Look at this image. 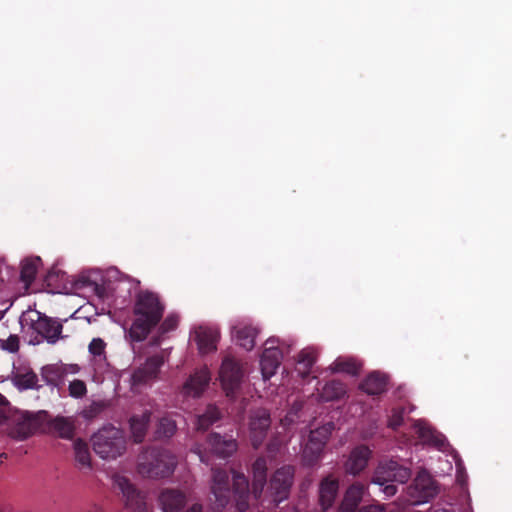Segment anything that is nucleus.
<instances>
[{"instance_id": "obj_18", "label": "nucleus", "mask_w": 512, "mask_h": 512, "mask_svg": "<svg viewBox=\"0 0 512 512\" xmlns=\"http://www.w3.org/2000/svg\"><path fill=\"white\" fill-rule=\"evenodd\" d=\"M211 492L215 497V502L218 507H224L230 497L229 477L225 471L215 470L211 483Z\"/></svg>"}, {"instance_id": "obj_15", "label": "nucleus", "mask_w": 512, "mask_h": 512, "mask_svg": "<svg viewBox=\"0 0 512 512\" xmlns=\"http://www.w3.org/2000/svg\"><path fill=\"white\" fill-rule=\"evenodd\" d=\"M219 338L220 332L214 326L199 325L190 332V341L196 345L201 355L215 352Z\"/></svg>"}, {"instance_id": "obj_3", "label": "nucleus", "mask_w": 512, "mask_h": 512, "mask_svg": "<svg viewBox=\"0 0 512 512\" xmlns=\"http://www.w3.org/2000/svg\"><path fill=\"white\" fill-rule=\"evenodd\" d=\"M55 275H61V279L66 280L69 283V287L64 286L63 288L64 293L66 294L83 295L86 297L96 296L99 299H105L107 297L106 289L101 283L102 278L98 271H86L77 277L68 279L65 273L53 269L47 274V281L49 284L52 283Z\"/></svg>"}, {"instance_id": "obj_28", "label": "nucleus", "mask_w": 512, "mask_h": 512, "mask_svg": "<svg viewBox=\"0 0 512 512\" xmlns=\"http://www.w3.org/2000/svg\"><path fill=\"white\" fill-rule=\"evenodd\" d=\"M267 462L264 458L257 459L252 468L253 488L252 493L255 499L259 498L266 482Z\"/></svg>"}, {"instance_id": "obj_37", "label": "nucleus", "mask_w": 512, "mask_h": 512, "mask_svg": "<svg viewBox=\"0 0 512 512\" xmlns=\"http://www.w3.org/2000/svg\"><path fill=\"white\" fill-rule=\"evenodd\" d=\"M360 368V364L352 358H337L330 366L329 370L336 373H347L355 375Z\"/></svg>"}, {"instance_id": "obj_5", "label": "nucleus", "mask_w": 512, "mask_h": 512, "mask_svg": "<svg viewBox=\"0 0 512 512\" xmlns=\"http://www.w3.org/2000/svg\"><path fill=\"white\" fill-rule=\"evenodd\" d=\"M410 470L400 466L397 462L389 460L381 462L375 470L372 482L383 487L382 491L387 497L394 496L397 487L389 482L405 483L410 478Z\"/></svg>"}, {"instance_id": "obj_16", "label": "nucleus", "mask_w": 512, "mask_h": 512, "mask_svg": "<svg viewBox=\"0 0 512 512\" xmlns=\"http://www.w3.org/2000/svg\"><path fill=\"white\" fill-rule=\"evenodd\" d=\"M211 372L208 367L203 366L195 370L183 383L180 394L184 398L200 397L209 385Z\"/></svg>"}, {"instance_id": "obj_14", "label": "nucleus", "mask_w": 512, "mask_h": 512, "mask_svg": "<svg viewBox=\"0 0 512 512\" xmlns=\"http://www.w3.org/2000/svg\"><path fill=\"white\" fill-rule=\"evenodd\" d=\"M294 469L291 466H283L273 474L267 496L274 503H280L287 499L293 482Z\"/></svg>"}, {"instance_id": "obj_34", "label": "nucleus", "mask_w": 512, "mask_h": 512, "mask_svg": "<svg viewBox=\"0 0 512 512\" xmlns=\"http://www.w3.org/2000/svg\"><path fill=\"white\" fill-rule=\"evenodd\" d=\"M13 383L19 389H32L37 386V375L29 368L23 371L16 370L12 376Z\"/></svg>"}, {"instance_id": "obj_43", "label": "nucleus", "mask_w": 512, "mask_h": 512, "mask_svg": "<svg viewBox=\"0 0 512 512\" xmlns=\"http://www.w3.org/2000/svg\"><path fill=\"white\" fill-rule=\"evenodd\" d=\"M403 409H393L392 415L389 416L388 426L391 428L398 427L402 422Z\"/></svg>"}, {"instance_id": "obj_31", "label": "nucleus", "mask_w": 512, "mask_h": 512, "mask_svg": "<svg viewBox=\"0 0 512 512\" xmlns=\"http://www.w3.org/2000/svg\"><path fill=\"white\" fill-rule=\"evenodd\" d=\"M316 361V351L313 348L303 349L297 357L296 372L301 377H306L310 374L313 364Z\"/></svg>"}, {"instance_id": "obj_44", "label": "nucleus", "mask_w": 512, "mask_h": 512, "mask_svg": "<svg viewBox=\"0 0 512 512\" xmlns=\"http://www.w3.org/2000/svg\"><path fill=\"white\" fill-rule=\"evenodd\" d=\"M384 507L380 504L369 505L361 508L359 512H384Z\"/></svg>"}, {"instance_id": "obj_29", "label": "nucleus", "mask_w": 512, "mask_h": 512, "mask_svg": "<svg viewBox=\"0 0 512 512\" xmlns=\"http://www.w3.org/2000/svg\"><path fill=\"white\" fill-rule=\"evenodd\" d=\"M37 429V421L32 416H25L17 422L10 431L11 437L17 440H24L33 435Z\"/></svg>"}, {"instance_id": "obj_24", "label": "nucleus", "mask_w": 512, "mask_h": 512, "mask_svg": "<svg viewBox=\"0 0 512 512\" xmlns=\"http://www.w3.org/2000/svg\"><path fill=\"white\" fill-rule=\"evenodd\" d=\"M159 503L163 512H180L186 503V496L177 490H165L160 494Z\"/></svg>"}, {"instance_id": "obj_26", "label": "nucleus", "mask_w": 512, "mask_h": 512, "mask_svg": "<svg viewBox=\"0 0 512 512\" xmlns=\"http://www.w3.org/2000/svg\"><path fill=\"white\" fill-rule=\"evenodd\" d=\"M106 343L101 338H93L89 344V352L93 356L95 371L104 374L108 370L105 356Z\"/></svg>"}, {"instance_id": "obj_33", "label": "nucleus", "mask_w": 512, "mask_h": 512, "mask_svg": "<svg viewBox=\"0 0 512 512\" xmlns=\"http://www.w3.org/2000/svg\"><path fill=\"white\" fill-rule=\"evenodd\" d=\"M387 379L378 372L370 373L362 382L360 388L367 394L374 395L384 391Z\"/></svg>"}, {"instance_id": "obj_42", "label": "nucleus", "mask_w": 512, "mask_h": 512, "mask_svg": "<svg viewBox=\"0 0 512 512\" xmlns=\"http://www.w3.org/2000/svg\"><path fill=\"white\" fill-rule=\"evenodd\" d=\"M178 325V316L175 314L168 315L163 323L161 324V330L162 332L166 333L169 331L174 330Z\"/></svg>"}, {"instance_id": "obj_11", "label": "nucleus", "mask_w": 512, "mask_h": 512, "mask_svg": "<svg viewBox=\"0 0 512 512\" xmlns=\"http://www.w3.org/2000/svg\"><path fill=\"white\" fill-rule=\"evenodd\" d=\"M167 357L168 352L163 351L148 358L141 367L132 373L130 378L131 389L137 392L142 386L152 382L157 377L160 367Z\"/></svg>"}, {"instance_id": "obj_6", "label": "nucleus", "mask_w": 512, "mask_h": 512, "mask_svg": "<svg viewBox=\"0 0 512 512\" xmlns=\"http://www.w3.org/2000/svg\"><path fill=\"white\" fill-rule=\"evenodd\" d=\"M175 457L169 452H161L143 455L138 463V472L148 478L167 477L174 471Z\"/></svg>"}, {"instance_id": "obj_4", "label": "nucleus", "mask_w": 512, "mask_h": 512, "mask_svg": "<svg viewBox=\"0 0 512 512\" xmlns=\"http://www.w3.org/2000/svg\"><path fill=\"white\" fill-rule=\"evenodd\" d=\"M96 454L103 459H115L125 451L123 432L113 426H105L92 437Z\"/></svg>"}, {"instance_id": "obj_30", "label": "nucleus", "mask_w": 512, "mask_h": 512, "mask_svg": "<svg viewBox=\"0 0 512 512\" xmlns=\"http://www.w3.org/2000/svg\"><path fill=\"white\" fill-rule=\"evenodd\" d=\"M49 430L61 438L68 439L73 435L74 422L71 418L58 416L49 422Z\"/></svg>"}, {"instance_id": "obj_36", "label": "nucleus", "mask_w": 512, "mask_h": 512, "mask_svg": "<svg viewBox=\"0 0 512 512\" xmlns=\"http://www.w3.org/2000/svg\"><path fill=\"white\" fill-rule=\"evenodd\" d=\"M75 461L79 469H90L91 456L87 444L81 440H76L73 443Z\"/></svg>"}, {"instance_id": "obj_9", "label": "nucleus", "mask_w": 512, "mask_h": 512, "mask_svg": "<svg viewBox=\"0 0 512 512\" xmlns=\"http://www.w3.org/2000/svg\"><path fill=\"white\" fill-rule=\"evenodd\" d=\"M244 377V370L239 361L226 356L220 366L218 379L227 397H235Z\"/></svg>"}, {"instance_id": "obj_20", "label": "nucleus", "mask_w": 512, "mask_h": 512, "mask_svg": "<svg viewBox=\"0 0 512 512\" xmlns=\"http://www.w3.org/2000/svg\"><path fill=\"white\" fill-rule=\"evenodd\" d=\"M368 495V487L360 482L350 485L343 497L339 512H355L359 503Z\"/></svg>"}, {"instance_id": "obj_23", "label": "nucleus", "mask_w": 512, "mask_h": 512, "mask_svg": "<svg viewBox=\"0 0 512 512\" xmlns=\"http://www.w3.org/2000/svg\"><path fill=\"white\" fill-rule=\"evenodd\" d=\"M233 495L237 509L245 511L248 508L250 494L247 479L241 473L233 472Z\"/></svg>"}, {"instance_id": "obj_21", "label": "nucleus", "mask_w": 512, "mask_h": 512, "mask_svg": "<svg viewBox=\"0 0 512 512\" xmlns=\"http://www.w3.org/2000/svg\"><path fill=\"white\" fill-rule=\"evenodd\" d=\"M339 481L336 477L329 475L319 485V502L323 510H327L334 504L338 493Z\"/></svg>"}, {"instance_id": "obj_41", "label": "nucleus", "mask_w": 512, "mask_h": 512, "mask_svg": "<svg viewBox=\"0 0 512 512\" xmlns=\"http://www.w3.org/2000/svg\"><path fill=\"white\" fill-rule=\"evenodd\" d=\"M69 392L73 397H81L86 393V386L80 380H75L69 385Z\"/></svg>"}, {"instance_id": "obj_27", "label": "nucleus", "mask_w": 512, "mask_h": 512, "mask_svg": "<svg viewBox=\"0 0 512 512\" xmlns=\"http://www.w3.org/2000/svg\"><path fill=\"white\" fill-rule=\"evenodd\" d=\"M208 448L220 457H227L236 451L237 444L233 439H225L215 434L209 438Z\"/></svg>"}, {"instance_id": "obj_12", "label": "nucleus", "mask_w": 512, "mask_h": 512, "mask_svg": "<svg viewBox=\"0 0 512 512\" xmlns=\"http://www.w3.org/2000/svg\"><path fill=\"white\" fill-rule=\"evenodd\" d=\"M438 490L432 476L426 471H421L408 488V501L411 505L426 503L437 495Z\"/></svg>"}, {"instance_id": "obj_35", "label": "nucleus", "mask_w": 512, "mask_h": 512, "mask_svg": "<svg viewBox=\"0 0 512 512\" xmlns=\"http://www.w3.org/2000/svg\"><path fill=\"white\" fill-rule=\"evenodd\" d=\"M345 393L346 389L342 383L331 381L322 386L318 397L322 401H332L342 397Z\"/></svg>"}, {"instance_id": "obj_39", "label": "nucleus", "mask_w": 512, "mask_h": 512, "mask_svg": "<svg viewBox=\"0 0 512 512\" xmlns=\"http://www.w3.org/2000/svg\"><path fill=\"white\" fill-rule=\"evenodd\" d=\"M176 431L175 421L170 418H162L158 424L157 428V436L168 438L171 437Z\"/></svg>"}, {"instance_id": "obj_38", "label": "nucleus", "mask_w": 512, "mask_h": 512, "mask_svg": "<svg viewBox=\"0 0 512 512\" xmlns=\"http://www.w3.org/2000/svg\"><path fill=\"white\" fill-rule=\"evenodd\" d=\"M219 418V411L214 406H209L204 415H201L197 419V429L204 430L209 425L214 423Z\"/></svg>"}, {"instance_id": "obj_8", "label": "nucleus", "mask_w": 512, "mask_h": 512, "mask_svg": "<svg viewBox=\"0 0 512 512\" xmlns=\"http://www.w3.org/2000/svg\"><path fill=\"white\" fill-rule=\"evenodd\" d=\"M113 486L118 489L129 512H151L145 495L138 491L130 480L123 474L116 473L112 476Z\"/></svg>"}, {"instance_id": "obj_40", "label": "nucleus", "mask_w": 512, "mask_h": 512, "mask_svg": "<svg viewBox=\"0 0 512 512\" xmlns=\"http://www.w3.org/2000/svg\"><path fill=\"white\" fill-rule=\"evenodd\" d=\"M0 348L15 353L19 349V338L17 335H10L7 339H0Z\"/></svg>"}, {"instance_id": "obj_10", "label": "nucleus", "mask_w": 512, "mask_h": 512, "mask_svg": "<svg viewBox=\"0 0 512 512\" xmlns=\"http://www.w3.org/2000/svg\"><path fill=\"white\" fill-rule=\"evenodd\" d=\"M333 429V424L327 423L310 431L302 450V458L306 465H312L320 458Z\"/></svg>"}, {"instance_id": "obj_47", "label": "nucleus", "mask_w": 512, "mask_h": 512, "mask_svg": "<svg viewBox=\"0 0 512 512\" xmlns=\"http://www.w3.org/2000/svg\"><path fill=\"white\" fill-rule=\"evenodd\" d=\"M451 470H452V464H451V462L446 461V467H445V468L440 469V472H441V473H446V472H450Z\"/></svg>"}, {"instance_id": "obj_7", "label": "nucleus", "mask_w": 512, "mask_h": 512, "mask_svg": "<svg viewBox=\"0 0 512 512\" xmlns=\"http://www.w3.org/2000/svg\"><path fill=\"white\" fill-rule=\"evenodd\" d=\"M415 431L423 444L432 445L444 453H451L457 468V480L464 484L465 479L462 472V463L457 453L451 449L444 435L434 431L427 422L418 420L414 425Z\"/></svg>"}, {"instance_id": "obj_46", "label": "nucleus", "mask_w": 512, "mask_h": 512, "mask_svg": "<svg viewBox=\"0 0 512 512\" xmlns=\"http://www.w3.org/2000/svg\"><path fill=\"white\" fill-rule=\"evenodd\" d=\"M185 512H203L202 505L198 503L192 504L190 507L187 508Z\"/></svg>"}, {"instance_id": "obj_25", "label": "nucleus", "mask_w": 512, "mask_h": 512, "mask_svg": "<svg viewBox=\"0 0 512 512\" xmlns=\"http://www.w3.org/2000/svg\"><path fill=\"white\" fill-rule=\"evenodd\" d=\"M41 266L42 261L37 256L27 257L21 262L20 280L25 291L35 280Z\"/></svg>"}, {"instance_id": "obj_19", "label": "nucleus", "mask_w": 512, "mask_h": 512, "mask_svg": "<svg viewBox=\"0 0 512 512\" xmlns=\"http://www.w3.org/2000/svg\"><path fill=\"white\" fill-rule=\"evenodd\" d=\"M371 457V450L364 445L355 447L344 464L345 471L351 475L360 474L367 466Z\"/></svg>"}, {"instance_id": "obj_1", "label": "nucleus", "mask_w": 512, "mask_h": 512, "mask_svg": "<svg viewBox=\"0 0 512 512\" xmlns=\"http://www.w3.org/2000/svg\"><path fill=\"white\" fill-rule=\"evenodd\" d=\"M164 313V305L159 296L150 291L137 294L133 305V321L129 329L132 341L146 339L151 330L159 323Z\"/></svg>"}, {"instance_id": "obj_17", "label": "nucleus", "mask_w": 512, "mask_h": 512, "mask_svg": "<svg viewBox=\"0 0 512 512\" xmlns=\"http://www.w3.org/2000/svg\"><path fill=\"white\" fill-rule=\"evenodd\" d=\"M258 333L259 329L246 319L236 320L231 327L232 339L237 345L247 351H251L254 348Z\"/></svg>"}, {"instance_id": "obj_32", "label": "nucleus", "mask_w": 512, "mask_h": 512, "mask_svg": "<svg viewBox=\"0 0 512 512\" xmlns=\"http://www.w3.org/2000/svg\"><path fill=\"white\" fill-rule=\"evenodd\" d=\"M150 412L145 411L141 415H134L130 419V430L135 442H141L146 434Z\"/></svg>"}, {"instance_id": "obj_13", "label": "nucleus", "mask_w": 512, "mask_h": 512, "mask_svg": "<svg viewBox=\"0 0 512 512\" xmlns=\"http://www.w3.org/2000/svg\"><path fill=\"white\" fill-rule=\"evenodd\" d=\"M283 358V348L278 338H269L260 356V371L264 381L273 377Z\"/></svg>"}, {"instance_id": "obj_22", "label": "nucleus", "mask_w": 512, "mask_h": 512, "mask_svg": "<svg viewBox=\"0 0 512 512\" xmlns=\"http://www.w3.org/2000/svg\"><path fill=\"white\" fill-rule=\"evenodd\" d=\"M270 425L269 414L265 409L255 412L250 422V433L253 445L257 447L261 442L264 432Z\"/></svg>"}, {"instance_id": "obj_49", "label": "nucleus", "mask_w": 512, "mask_h": 512, "mask_svg": "<svg viewBox=\"0 0 512 512\" xmlns=\"http://www.w3.org/2000/svg\"><path fill=\"white\" fill-rule=\"evenodd\" d=\"M435 512H448L447 510H437Z\"/></svg>"}, {"instance_id": "obj_48", "label": "nucleus", "mask_w": 512, "mask_h": 512, "mask_svg": "<svg viewBox=\"0 0 512 512\" xmlns=\"http://www.w3.org/2000/svg\"><path fill=\"white\" fill-rule=\"evenodd\" d=\"M197 453H198V455H199V457H200V460H201L202 462L207 461V460H206V456H205L204 454H202V452H201L200 450H198V451H197Z\"/></svg>"}, {"instance_id": "obj_2", "label": "nucleus", "mask_w": 512, "mask_h": 512, "mask_svg": "<svg viewBox=\"0 0 512 512\" xmlns=\"http://www.w3.org/2000/svg\"><path fill=\"white\" fill-rule=\"evenodd\" d=\"M22 331L30 336L31 344H39L43 340L55 343L61 337L62 325L37 310L25 311L20 317Z\"/></svg>"}, {"instance_id": "obj_45", "label": "nucleus", "mask_w": 512, "mask_h": 512, "mask_svg": "<svg viewBox=\"0 0 512 512\" xmlns=\"http://www.w3.org/2000/svg\"><path fill=\"white\" fill-rule=\"evenodd\" d=\"M295 416H296L295 412H291V413L287 414L285 416V418L281 420L283 427H289L294 422Z\"/></svg>"}, {"instance_id": "obj_50", "label": "nucleus", "mask_w": 512, "mask_h": 512, "mask_svg": "<svg viewBox=\"0 0 512 512\" xmlns=\"http://www.w3.org/2000/svg\"><path fill=\"white\" fill-rule=\"evenodd\" d=\"M293 512H298L297 510L293 511Z\"/></svg>"}]
</instances>
